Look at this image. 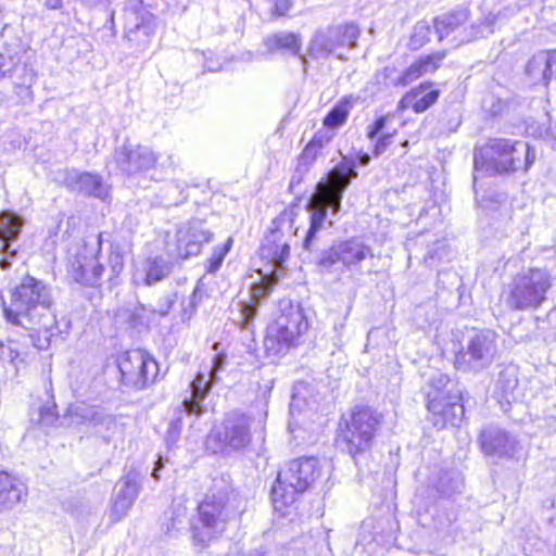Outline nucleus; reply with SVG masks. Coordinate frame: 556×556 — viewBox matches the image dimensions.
Returning a JSON list of instances; mask_svg holds the SVG:
<instances>
[{
  "label": "nucleus",
  "instance_id": "nucleus-1",
  "mask_svg": "<svg viewBox=\"0 0 556 556\" xmlns=\"http://www.w3.org/2000/svg\"><path fill=\"white\" fill-rule=\"evenodd\" d=\"M356 177L355 161L343 157L318 182L315 193L307 203L309 228L303 240V250L321 273H332L339 263L348 271L362 273V263L374 256L371 248L357 238L339 241L320 251L317 249V233L324 226L328 210H331L332 215L340 212L343 193Z\"/></svg>",
  "mask_w": 556,
  "mask_h": 556
},
{
  "label": "nucleus",
  "instance_id": "nucleus-2",
  "mask_svg": "<svg viewBox=\"0 0 556 556\" xmlns=\"http://www.w3.org/2000/svg\"><path fill=\"white\" fill-rule=\"evenodd\" d=\"M3 315L8 324L24 329L38 350H48L52 339L61 332L52 287L29 275L11 289Z\"/></svg>",
  "mask_w": 556,
  "mask_h": 556
},
{
  "label": "nucleus",
  "instance_id": "nucleus-3",
  "mask_svg": "<svg viewBox=\"0 0 556 556\" xmlns=\"http://www.w3.org/2000/svg\"><path fill=\"white\" fill-rule=\"evenodd\" d=\"M238 497L232 493L228 476L212 478L203 501L198 505V521L192 523L193 538L204 544L220 534L239 514Z\"/></svg>",
  "mask_w": 556,
  "mask_h": 556
},
{
  "label": "nucleus",
  "instance_id": "nucleus-4",
  "mask_svg": "<svg viewBox=\"0 0 556 556\" xmlns=\"http://www.w3.org/2000/svg\"><path fill=\"white\" fill-rule=\"evenodd\" d=\"M534 161L535 151L528 143L495 138L475 151L473 168L479 174L503 175L528 172Z\"/></svg>",
  "mask_w": 556,
  "mask_h": 556
},
{
  "label": "nucleus",
  "instance_id": "nucleus-5",
  "mask_svg": "<svg viewBox=\"0 0 556 556\" xmlns=\"http://www.w3.org/2000/svg\"><path fill=\"white\" fill-rule=\"evenodd\" d=\"M424 392L427 397V408L430 421L442 429L457 426L464 417L463 390L459 383L442 372L433 374Z\"/></svg>",
  "mask_w": 556,
  "mask_h": 556
},
{
  "label": "nucleus",
  "instance_id": "nucleus-6",
  "mask_svg": "<svg viewBox=\"0 0 556 556\" xmlns=\"http://www.w3.org/2000/svg\"><path fill=\"white\" fill-rule=\"evenodd\" d=\"M321 468L316 457L293 459L278 472L271 488V498L276 510L294 503L296 495L307 491L320 477Z\"/></svg>",
  "mask_w": 556,
  "mask_h": 556
},
{
  "label": "nucleus",
  "instance_id": "nucleus-7",
  "mask_svg": "<svg viewBox=\"0 0 556 556\" xmlns=\"http://www.w3.org/2000/svg\"><path fill=\"white\" fill-rule=\"evenodd\" d=\"M551 287V276L545 269L531 268L519 273L505 289V304L511 311L538 309L545 302Z\"/></svg>",
  "mask_w": 556,
  "mask_h": 556
},
{
  "label": "nucleus",
  "instance_id": "nucleus-8",
  "mask_svg": "<svg viewBox=\"0 0 556 556\" xmlns=\"http://www.w3.org/2000/svg\"><path fill=\"white\" fill-rule=\"evenodd\" d=\"M497 333L491 329L472 328L462 338L460 349L455 353V366L467 372H480L489 368L497 352Z\"/></svg>",
  "mask_w": 556,
  "mask_h": 556
},
{
  "label": "nucleus",
  "instance_id": "nucleus-9",
  "mask_svg": "<svg viewBox=\"0 0 556 556\" xmlns=\"http://www.w3.org/2000/svg\"><path fill=\"white\" fill-rule=\"evenodd\" d=\"M380 422L381 415L372 408L356 407L341 430L338 442L356 460L357 456L370 451Z\"/></svg>",
  "mask_w": 556,
  "mask_h": 556
},
{
  "label": "nucleus",
  "instance_id": "nucleus-10",
  "mask_svg": "<svg viewBox=\"0 0 556 556\" xmlns=\"http://www.w3.org/2000/svg\"><path fill=\"white\" fill-rule=\"evenodd\" d=\"M361 30L354 23L340 24L317 29L308 45V55L312 59H327L336 55L343 59V51L354 49Z\"/></svg>",
  "mask_w": 556,
  "mask_h": 556
},
{
  "label": "nucleus",
  "instance_id": "nucleus-11",
  "mask_svg": "<svg viewBox=\"0 0 556 556\" xmlns=\"http://www.w3.org/2000/svg\"><path fill=\"white\" fill-rule=\"evenodd\" d=\"M308 329L307 318L300 305L289 304L268 329L264 345L273 354H285Z\"/></svg>",
  "mask_w": 556,
  "mask_h": 556
},
{
  "label": "nucleus",
  "instance_id": "nucleus-12",
  "mask_svg": "<svg viewBox=\"0 0 556 556\" xmlns=\"http://www.w3.org/2000/svg\"><path fill=\"white\" fill-rule=\"evenodd\" d=\"M118 370L124 386L141 390L155 380L159 364L148 352L137 349L119 356Z\"/></svg>",
  "mask_w": 556,
  "mask_h": 556
},
{
  "label": "nucleus",
  "instance_id": "nucleus-13",
  "mask_svg": "<svg viewBox=\"0 0 556 556\" xmlns=\"http://www.w3.org/2000/svg\"><path fill=\"white\" fill-rule=\"evenodd\" d=\"M64 421L68 427H83L86 433L101 435L106 442L118 427L112 415L85 403L71 405L64 415Z\"/></svg>",
  "mask_w": 556,
  "mask_h": 556
},
{
  "label": "nucleus",
  "instance_id": "nucleus-14",
  "mask_svg": "<svg viewBox=\"0 0 556 556\" xmlns=\"http://www.w3.org/2000/svg\"><path fill=\"white\" fill-rule=\"evenodd\" d=\"M483 454L494 459L520 462L525 459L521 442L517 437L497 426L485 427L479 437Z\"/></svg>",
  "mask_w": 556,
  "mask_h": 556
},
{
  "label": "nucleus",
  "instance_id": "nucleus-15",
  "mask_svg": "<svg viewBox=\"0 0 556 556\" xmlns=\"http://www.w3.org/2000/svg\"><path fill=\"white\" fill-rule=\"evenodd\" d=\"M291 229V219L288 213H282L271 222L269 231L265 235L260 253L262 258L277 267H283L290 254L288 231Z\"/></svg>",
  "mask_w": 556,
  "mask_h": 556
},
{
  "label": "nucleus",
  "instance_id": "nucleus-16",
  "mask_svg": "<svg viewBox=\"0 0 556 556\" xmlns=\"http://www.w3.org/2000/svg\"><path fill=\"white\" fill-rule=\"evenodd\" d=\"M273 287L274 281L263 277L260 282L251 286L249 301L238 303V311L233 313L232 321L244 333L247 340L254 341L255 317L258 306L270 294Z\"/></svg>",
  "mask_w": 556,
  "mask_h": 556
},
{
  "label": "nucleus",
  "instance_id": "nucleus-17",
  "mask_svg": "<svg viewBox=\"0 0 556 556\" xmlns=\"http://www.w3.org/2000/svg\"><path fill=\"white\" fill-rule=\"evenodd\" d=\"M251 420L241 413H230L224 420L220 428L213 429L208 434V443L216 442V450L223 451L225 447L240 450L251 440L250 434Z\"/></svg>",
  "mask_w": 556,
  "mask_h": 556
},
{
  "label": "nucleus",
  "instance_id": "nucleus-18",
  "mask_svg": "<svg viewBox=\"0 0 556 556\" xmlns=\"http://www.w3.org/2000/svg\"><path fill=\"white\" fill-rule=\"evenodd\" d=\"M469 20V11L466 9L456 10L437 16L433 20V27L438 34L439 40L452 37L451 41L456 46L469 42L478 37L479 28L466 26Z\"/></svg>",
  "mask_w": 556,
  "mask_h": 556
},
{
  "label": "nucleus",
  "instance_id": "nucleus-19",
  "mask_svg": "<svg viewBox=\"0 0 556 556\" xmlns=\"http://www.w3.org/2000/svg\"><path fill=\"white\" fill-rule=\"evenodd\" d=\"M227 356L225 354H216L213 358L210 378L205 372H198L190 383V394L181 402L182 410L188 415L201 416L205 413L203 405L204 400L211 392L213 381L217 372L224 369Z\"/></svg>",
  "mask_w": 556,
  "mask_h": 556
},
{
  "label": "nucleus",
  "instance_id": "nucleus-20",
  "mask_svg": "<svg viewBox=\"0 0 556 556\" xmlns=\"http://www.w3.org/2000/svg\"><path fill=\"white\" fill-rule=\"evenodd\" d=\"M114 161L122 174L134 176L154 168L157 157L148 147L124 144L115 150Z\"/></svg>",
  "mask_w": 556,
  "mask_h": 556
},
{
  "label": "nucleus",
  "instance_id": "nucleus-21",
  "mask_svg": "<svg viewBox=\"0 0 556 556\" xmlns=\"http://www.w3.org/2000/svg\"><path fill=\"white\" fill-rule=\"evenodd\" d=\"M213 233L201 219H192L177 231V250L181 258L200 253L204 243L212 240Z\"/></svg>",
  "mask_w": 556,
  "mask_h": 556
},
{
  "label": "nucleus",
  "instance_id": "nucleus-22",
  "mask_svg": "<svg viewBox=\"0 0 556 556\" xmlns=\"http://www.w3.org/2000/svg\"><path fill=\"white\" fill-rule=\"evenodd\" d=\"M23 218L13 212L0 213V267L8 268L15 257L16 250L12 249L23 227Z\"/></svg>",
  "mask_w": 556,
  "mask_h": 556
},
{
  "label": "nucleus",
  "instance_id": "nucleus-23",
  "mask_svg": "<svg viewBox=\"0 0 556 556\" xmlns=\"http://www.w3.org/2000/svg\"><path fill=\"white\" fill-rule=\"evenodd\" d=\"M87 244H85L76 254L72 263V275L75 281L81 285L96 287L100 283L104 267L97 260L94 250L90 255L87 254Z\"/></svg>",
  "mask_w": 556,
  "mask_h": 556
},
{
  "label": "nucleus",
  "instance_id": "nucleus-24",
  "mask_svg": "<svg viewBox=\"0 0 556 556\" xmlns=\"http://www.w3.org/2000/svg\"><path fill=\"white\" fill-rule=\"evenodd\" d=\"M494 393L498 397V402L522 401L525 397L523 389L518 378V368L515 365L504 367L495 381Z\"/></svg>",
  "mask_w": 556,
  "mask_h": 556
},
{
  "label": "nucleus",
  "instance_id": "nucleus-25",
  "mask_svg": "<svg viewBox=\"0 0 556 556\" xmlns=\"http://www.w3.org/2000/svg\"><path fill=\"white\" fill-rule=\"evenodd\" d=\"M68 187L73 191L105 200L109 188L101 176L91 173H70L66 177Z\"/></svg>",
  "mask_w": 556,
  "mask_h": 556
},
{
  "label": "nucleus",
  "instance_id": "nucleus-26",
  "mask_svg": "<svg viewBox=\"0 0 556 556\" xmlns=\"http://www.w3.org/2000/svg\"><path fill=\"white\" fill-rule=\"evenodd\" d=\"M263 45L268 53H281L283 55H298L303 63L306 56L301 54V36L291 31H278L263 39Z\"/></svg>",
  "mask_w": 556,
  "mask_h": 556
},
{
  "label": "nucleus",
  "instance_id": "nucleus-27",
  "mask_svg": "<svg viewBox=\"0 0 556 556\" xmlns=\"http://www.w3.org/2000/svg\"><path fill=\"white\" fill-rule=\"evenodd\" d=\"M26 495V485L18 478L0 471V510L12 508Z\"/></svg>",
  "mask_w": 556,
  "mask_h": 556
},
{
  "label": "nucleus",
  "instance_id": "nucleus-28",
  "mask_svg": "<svg viewBox=\"0 0 556 556\" xmlns=\"http://www.w3.org/2000/svg\"><path fill=\"white\" fill-rule=\"evenodd\" d=\"M556 66V51L541 52L534 55L527 64V74L533 79L541 78L544 85H548L554 76Z\"/></svg>",
  "mask_w": 556,
  "mask_h": 556
},
{
  "label": "nucleus",
  "instance_id": "nucleus-29",
  "mask_svg": "<svg viewBox=\"0 0 556 556\" xmlns=\"http://www.w3.org/2000/svg\"><path fill=\"white\" fill-rule=\"evenodd\" d=\"M439 94V90L432 88V85L427 83L410 90L402 101L406 102L407 105H410L416 113H421L437 102Z\"/></svg>",
  "mask_w": 556,
  "mask_h": 556
},
{
  "label": "nucleus",
  "instance_id": "nucleus-30",
  "mask_svg": "<svg viewBox=\"0 0 556 556\" xmlns=\"http://www.w3.org/2000/svg\"><path fill=\"white\" fill-rule=\"evenodd\" d=\"M14 92L17 103L27 104L33 102L31 86L35 81V74L25 64H17L13 70Z\"/></svg>",
  "mask_w": 556,
  "mask_h": 556
},
{
  "label": "nucleus",
  "instance_id": "nucleus-31",
  "mask_svg": "<svg viewBox=\"0 0 556 556\" xmlns=\"http://www.w3.org/2000/svg\"><path fill=\"white\" fill-rule=\"evenodd\" d=\"M173 269V264L163 256H151L142 263L143 277L146 286H153L165 279Z\"/></svg>",
  "mask_w": 556,
  "mask_h": 556
},
{
  "label": "nucleus",
  "instance_id": "nucleus-32",
  "mask_svg": "<svg viewBox=\"0 0 556 556\" xmlns=\"http://www.w3.org/2000/svg\"><path fill=\"white\" fill-rule=\"evenodd\" d=\"M142 479L141 473L137 469L130 468L116 483L114 495L129 498V501L135 503L141 491Z\"/></svg>",
  "mask_w": 556,
  "mask_h": 556
},
{
  "label": "nucleus",
  "instance_id": "nucleus-33",
  "mask_svg": "<svg viewBox=\"0 0 556 556\" xmlns=\"http://www.w3.org/2000/svg\"><path fill=\"white\" fill-rule=\"evenodd\" d=\"M354 98L352 96L343 97L336 105L327 113L324 118V126L330 129L341 127L348 119L350 111L353 106Z\"/></svg>",
  "mask_w": 556,
  "mask_h": 556
},
{
  "label": "nucleus",
  "instance_id": "nucleus-34",
  "mask_svg": "<svg viewBox=\"0 0 556 556\" xmlns=\"http://www.w3.org/2000/svg\"><path fill=\"white\" fill-rule=\"evenodd\" d=\"M395 68L392 66H386L382 71L386 84L392 85L394 87H405L422 76L416 62L408 66L402 74H400L395 78H393Z\"/></svg>",
  "mask_w": 556,
  "mask_h": 556
},
{
  "label": "nucleus",
  "instance_id": "nucleus-35",
  "mask_svg": "<svg viewBox=\"0 0 556 556\" xmlns=\"http://www.w3.org/2000/svg\"><path fill=\"white\" fill-rule=\"evenodd\" d=\"M328 142L329 138H327L325 135L316 134L302 151L300 155V162L305 165L312 164L321 153L323 148Z\"/></svg>",
  "mask_w": 556,
  "mask_h": 556
},
{
  "label": "nucleus",
  "instance_id": "nucleus-36",
  "mask_svg": "<svg viewBox=\"0 0 556 556\" xmlns=\"http://www.w3.org/2000/svg\"><path fill=\"white\" fill-rule=\"evenodd\" d=\"M232 244L233 239L229 237L223 245L214 248L211 257L206 261V273L215 274L219 270L226 255L231 250Z\"/></svg>",
  "mask_w": 556,
  "mask_h": 556
},
{
  "label": "nucleus",
  "instance_id": "nucleus-37",
  "mask_svg": "<svg viewBox=\"0 0 556 556\" xmlns=\"http://www.w3.org/2000/svg\"><path fill=\"white\" fill-rule=\"evenodd\" d=\"M188 198L186 185L180 181H172L166 186L164 202L166 205H179Z\"/></svg>",
  "mask_w": 556,
  "mask_h": 556
},
{
  "label": "nucleus",
  "instance_id": "nucleus-38",
  "mask_svg": "<svg viewBox=\"0 0 556 556\" xmlns=\"http://www.w3.org/2000/svg\"><path fill=\"white\" fill-rule=\"evenodd\" d=\"M132 505L134 502L129 501V498H122L113 494L109 515L111 522L115 523L124 519Z\"/></svg>",
  "mask_w": 556,
  "mask_h": 556
},
{
  "label": "nucleus",
  "instance_id": "nucleus-39",
  "mask_svg": "<svg viewBox=\"0 0 556 556\" xmlns=\"http://www.w3.org/2000/svg\"><path fill=\"white\" fill-rule=\"evenodd\" d=\"M202 299V288L200 286V282L195 286L192 294L190 295L188 303H182V309H181V321L187 323L189 321L193 315L195 314L198 306Z\"/></svg>",
  "mask_w": 556,
  "mask_h": 556
},
{
  "label": "nucleus",
  "instance_id": "nucleus-40",
  "mask_svg": "<svg viewBox=\"0 0 556 556\" xmlns=\"http://www.w3.org/2000/svg\"><path fill=\"white\" fill-rule=\"evenodd\" d=\"M445 51H439L422 58H419L416 63L422 75L435 72L441 62L445 59Z\"/></svg>",
  "mask_w": 556,
  "mask_h": 556
},
{
  "label": "nucleus",
  "instance_id": "nucleus-41",
  "mask_svg": "<svg viewBox=\"0 0 556 556\" xmlns=\"http://www.w3.org/2000/svg\"><path fill=\"white\" fill-rule=\"evenodd\" d=\"M462 486L463 482L457 475H454L453 477L444 475L440 478L437 490L442 495L450 496L455 492H459Z\"/></svg>",
  "mask_w": 556,
  "mask_h": 556
},
{
  "label": "nucleus",
  "instance_id": "nucleus-42",
  "mask_svg": "<svg viewBox=\"0 0 556 556\" xmlns=\"http://www.w3.org/2000/svg\"><path fill=\"white\" fill-rule=\"evenodd\" d=\"M430 27L426 22H420L414 27L409 45L413 49H419L429 41Z\"/></svg>",
  "mask_w": 556,
  "mask_h": 556
},
{
  "label": "nucleus",
  "instance_id": "nucleus-43",
  "mask_svg": "<svg viewBox=\"0 0 556 556\" xmlns=\"http://www.w3.org/2000/svg\"><path fill=\"white\" fill-rule=\"evenodd\" d=\"M369 523H364L362 526L361 538L358 544L362 545L367 552L371 554L378 553L377 546L382 544V538L378 539L376 536H371V533L368 530Z\"/></svg>",
  "mask_w": 556,
  "mask_h": 556
},
{
  "label": "nucleus",
  "instance_id": "nucleus-44",
  "mask_svg": "<svg viewBox=\"0 0 556 556\" xmlns=\"http://www.w3.org/2000/svg\"><path fill=\"white\" fill-rule=\"evenodd\" d=\"M176 301L177 293H166L159 300L156 306L152 309V313L161 317L167 316Z\"/></svg>",
  "mask_w": 556,
  "mask_h": 556
},
{
  "label": "nucleus",
  "instance_id": "nucleus-45",
  "mask_svg": "<svg viewBox=\"0 0 556 556\" xmlns=\"http://www.w3.org/2000/svg\"><path fill=\"white\" fill-rule=\"evenodd\" d=\"M270 12L277 17L286 16L292 9V0H268Z\"/></svg>",
  "mask_w": 556,
  "mask_h": 556
},
{
  "label": "nucleus",
  "instance_id": "nucleus-46",
  "mask_svg": "<svg viewBox=\"0 0 556 556\" xmlns=\"http://www.w3.org/2000/svg\"><path fill=\"white\" fill-rule=\"evenodd\" d=\"M18 351L10 343L5 344L0 341V361L15 365V361L18 358Z\"/></svg>",
  "mask_w": 556,
  "mask_h": 556
},
{
  "label": "nucleus",
  "instance_id": "nucleus-47",
  "mask_svg": "<svg viewBox=\"0 0 556 556\" xmlns=\"http://www.w3.org/2000/svg\"><path fill=\"white\" fill-rule=\"evenodd\" d=\"M58 419L55 413V405L52 406H43L40 408V422L43 426H51Z\"/></svg>",
  "mask_w": 556,
  "mask_h": 556
},
{
  "label": "nucleus",
  "instance_id": "nucleus-48",
  "mask_svg": "<svg viewBox=\"0 0 556 556\" xmlns=\"http://www.w3.org/2000/svg\"><path fill=\"white\" fill-rule=\"evenodd\" d=\"M386 124H387V117L386 116L378 117L374 122V124L368 126V131H367L368 138L375 139L376 137L380 136L381 134H384L383 130L386 128Z\"/></svg>",
  "mask_w": 556,
  "mask_h": 556
},
{
  "label": "nucleus",
  "instance_id": "nucleus-49",
  "mask_svg": "<svg viewBox=\"0 0 556 556\" xmlns=\"http://www.w3.org/2000/svg\"><path fill=\"white\" fill-rule=\"evenodd\" d=\"M377 141L374 148V153L376 156L381 155L387 150L388 146L391 143L392 134L384 132L380 136L376 137Z\"/></svg>",
  "mask_w": 556,
  "mask_h": 556
},
{
  "label": "nucleus",
  "instance_id": "nucleus-50",
  "mask_svg": "<svg viewBox=\"0 0 556 556\" xmlns=\"http://www.w3.org/2000/svg\"><path fill=\"white\" fill-rule=\"evenodd\" d=\"M110 263L113 275H118L123 269V260L119 253H112L110 256Z\"/></svg>",
  "mask_w": 556,
  "mask_h": 556
},
{
  "label": "nucleus",
  "instance_id": "nucleus-51",
  "mask_svg": "<svg viewBox=\"0 0 556 556\" xmlns=\"http://www.w3.org/2000/svg\"><path fill=\"white\" fill-rule=\"evenodd\" d=\"M544 420H545L548 431L555 432L556 431V404L554 405L552 412H549L545 416Z\"/></svg>",
  "mask_w": 556,
  "mask_h": 556
},
{
  "label": "nucleus",
  "instance_id": "nucleus-52",
  "mask_svg": "<svg viewBox=\"0 0 556 556\" xmlns=\"http://www.w3.org/2000/svg\"><path fill=\"white\" fill-rule=\"evenodd\" d=\"M143 30L146 35H148V27L146 25L136 24L134 27H130L127 31L128 39H131V36L135 35L136 31Z\"/></svg>",
  "mask_w": 556,
  "mask_h": 556
},
{
  "label": "nucleus",
  "instance_id": "nucleus-53",
  "mask_svg": "<svg viewBox=\"0 0 556 556\" xmlns=\"http://www.w3.org/2000/svg\"><path fill=\"white\" fill-rule=\"evenodd\" d=\"M164 467L163 465V460L162 458H159L156 462H155V465H154V468L152 470V477L155 479V480H159L160 479V471L162 470V468Z\"/></svg>",
  "mask_w": 556,
  "mask_h": 556
},
{
  "label": "nucleus",
  "instance_id": "nucleus-54",
  "mask_svg": "<svg viewBox=\"0 0 556 556\" xmlns=\"http://www.w3.org/2000/svg\"><path fill=\"white\" fill-rule=\"evenodd\" d=\"M43 1H45V5L48 9L55 10V9H59L62 7V0H43Z\"/></svg>",
  "mask_w": 556,
  "mask_h": 556
},
{
  "label": "nucleus",
  "instance_id": "nucleus-55",
  "mask_svg": "<svg viewBox=\"0 0 556 556\" xmlns=\"http://www.w3.org/2000/svg\"><path fill=\"white\" fill-rule=\"evenodd\" d=\"M345 327V323L344 321H340V323H336L334 326H333V330L338 333V337L341 336V332L343 331Z\"/></svg>",
  "mask_w": 556,
  "mask_h": 556
},
{
  "label": "nucleus",
  "instance_id": "nucleus-56",
  "mask_svg": "<svg viewBox=\"0 0 556 556\" xmlns=\"http://www.w3.org/2000/svg\"><path fill=\"white\" fill-rule=\"evenodd\" d=\"M358 160L361 165H367L370 161V156L368 154H362Z\"/></svg>",
  "mask_w": 556,
  "mask_h": 556
},
{
  "label": "nucleus",
  "instance_id": "nucleus-57",
  "mask_svg": "<svg viewBox=\"0 0 556 556\" xmlns=\"http://www.w3.org/2000/svg\"><path fill=\"white\" fill-rule=\"evenodd\" d=\"M4 56L0 54V78L4 76L7 70L4 68Z\"/></svg>",
  "mask_w": 556,
  "mask_h": 556
},
{
  "label": "nucleus",
  "instance_id": "nucleus-58",
  "mask_svg": "<svg viewBox=\"0 0 556 556\" xmlns=\"http://www.w3.org/2000/svg\"><path fill=\"white\" fill-rule=\"evenodd\" d=\"M62 222H63V216L60 218V220H58L56 229L50 230L51 236H58Z\"/></svg>",
  "mask_w": 556,
  "mask_h": 556
},
{
  "label": "nucleus",
  "instance_id": "nucleus-59",
  "mask_svg": "<svg viewBox=\"0 0 556 556\" xmlns=\"http://www.w3.org/2000/svg\"><path fill=\"white\" fill-rule=\"evenodd\" d=\"M298 395L296 394H293V402L290 404V410L291 413H293V410L295 409V407L298 406Z\"/></svg>",
  "mask_w": 556,
  "mask_h": 556
},
{
  "label": "nucleus",
  "instance_id": "nucleus-60",
  "mask_svg": "<svg viewBox=\"0 0 556 556\" xmlns=\"http://www.w3.org/2000/svg\"><path fill=\"white\" fill-rule=\"evenodd\" d=\"M101 244H102V233H99V236L97 237V252L100 251Z\"/></svg>",
  "mask_w": 556,
  "mask_h": 556
},
{
  "label": "nucleus",
  "instance_id": "nucleus-61",
  "mask_svg": "<svg viewBox=\"0 0 556 556\" xmlns=\"http://www.w3.org/2000/svg\"><path fill=\"white\" fill-rule=\"evenodd\" d=\"M99 0H83V2L89 7H93L98 3Z\"/></svg>",
  "mask_w": 556,
  "mask_h": 556
},
{
  "label": "nucleus",
  "instance_id": "nucleus-62",
  "mask_svg": "<svg viewBox=\"0 0 556 556\" xmlns=\"http://www.w3.org/2000/svg\"><path fill=\"white\" fill-rule=\"evenodd\" d=\"M247 556H265V554L258 551H252Z\"/></svg>",
  "mask_w": 556,
  "mask_h": 556
}]
</instances>
